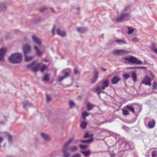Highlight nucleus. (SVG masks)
Wrapping results in <instances>:
<instances>
[{"mask_svg":"<svg viewBox=\"0 0 157 157\" xmlns=\"http://www.w3.org/2000/svg\"><path fill=\"white\" fill-rule=\"evenodd\" d=\"M155 122L154 120H152L148 122V125L149 127L150 128H152L155 127Z\"/></svg>","mask_w":157,"mask_h":157,"instance_id":"nucleus-21","label":"nucleus"},{"mask_svg":"<svg viewBox=\"0 0 157 157\" xmlns=\"http://www.w3.org/2000/svg\"><path fill=\"white\" fill-rule=\"evenodd\" d=\"M4 12V11L3 10V9L2 8H1L0 6V12Z\"/></svg>","mask_w":157,"mask_h":157,"instance_id":"nucleus-54","label":"nucleus"},{"mask_svg":"<svg viewBox=\"0 0 157 157\" xmlns=\"http://www.w3.org/2000/svg\"><path fill=\"white\" fill-rule=\"evenodd\" d=\"M110 155L111 156V157H113L115 155V154L113 151H112L110 153Z\"/></svg>","mask_w":157,"mask_h":157,"instance_id":"nucleus-51","label":"nucleus"},{"mask_svg":"<svg viewBox=\"0 0 157 157\" xmlns=\"http://www.w3.org/2000/svg\"><path fill=\"white\" fill-rule=\"evenodd\" d=\"M125 108L128 109L131 112L135 113V112L134 108L132 107V105H128L125 106Z\"/></svg>","mask_w":157,"mask_h":157,"instance_id":"nucleus-22","label":"nucleus"},{"mask_svg":"<svg viewBox=\"0 0 157 157\" xmlns=\"http://www.w3.org/2000/svg\"><path fill=\"white\" fill-rule=\"evenodd\" d=\"M57 34L62 37H65L66 36V33L65 31H61L59 29H58L56 30Z\"/></svg>","mask_w":157,"mask_h":157,"instance_id":"nucleus-15","label":"nucleus"},{"mask_svg":"<svg viewBox=\"0 0 157 157\" xmlns=\"http://www.w3.org/2000/svg\"><path fill=\"white\" fill-rule=\"evenodd\" d=\"M95 105L91 104L90 103H88L87 104V110L90 111L93 109L94 107L95 106Z\"/></svg>","mask_w":157,"mask_h":157,"instance_id":"nucleus-24","label":"nucleus"},{"mask_svg":"<svg viewBox=\"0 0 157 157\" xmlns=\"http://www.w3.org/2000/svg\"><path fill=\"white\" fill-rule=\"evenodd\" d=\"M116 43L119 44H127V43L124 40L118 39L116 40Z\"/></svg>","mask_w":157,"mask_h":157,"instance_id":"nucleus-23","label":"nucleus"},{"mask_svg":"<svg viewBox=\"0 0 157 157\" xmlns=\"http://www.w3.org/2000/svg\"><path fill=\"white\" fill-rule=\"evenodd\" d=\"M130 17L128 13H122L116 19V20L119 23L124 22L125 21H127Z\"/></svg>","mask_w":157,"mask_h":157,"instance_id":"nucleus-3","label":"nucleus"},{"mask_svg":"<svg viewBox=\"0 0 157 157\" xmlns=\"http://www.w3.org/2000/svg\"><path fill=\"white\" fill-rule=\"evenodd\" d=\"M74 140V138L72 137L69 139L67 142L65 143L63 146L64 147L67 148V147L71 144V142Z\"/></svg>","mask_w":157,"mask_h":157,"instance_id":"nucleus-20","label":"nucleus"},{"mask_svg":"<svg viewBox=\"0 0 157 157\" xmlns=\"http://www.w3.org/2000/svg\"><path fill=\"white\" fill-rule=\"evenodd\" d=\"M153 87L154 90H157V84L155 82L153 83Z\"/></svg>","mask_w":157,"mask_h":157,"instance_id":"nucleus-45","label":"nucleus"},{"mask_svg":"<svg viewBox=\"0 0 157 157\" xmlns=\"http://www.w3.org/2000/svg\"><path fill=\"white\" fill-rule=\"evenodd\" d=\"M55 29V25H54L53 28L52 29V33L53 35H55L54 31Z\"/></svg>","mask_w":157,"mask_h":157,"instance_id":"nucleus-47","label":"nucleus"},{"mask_svg":"<svg viewBox=\"0 0 157 157\" xmlns=\"http://www.w3.org/2000/svg\"><path fill=\"white\" fill-rule=\"evenodd\" d=\"M131 77L133 78V80L134 81V82H135L136 80V73H132V74Z\"/></svg>","mask_w":157,"mask_h":157,"instance_id":"nucleus-39","label":"nucleus"},{"mask_svg":"<svg viewBox=\"0 0 157 157\" xmlns=\"http://www.w3.org/2000/svg\"><path fill=\"white\" fill-rule=\"evenodd\" d=\"M79 8H77V10L78 11V10H79Z\"/></svg>","mask_w":157,"mask_h":157,"instance_id":"nucleus-58","label":"nucleus"},{"mask_svg":"<svg viewBox=\"0 0 157 157\" xmlns=\"http://www.w3.org/2000/svg\"><path fill=\"white\" fill-rule=\"evenodd\" d=\"M67 149L68 148L63 147L62 150L63 155L64 157H69L70 155V154L67 151Z\"/></svg>","mask_w":157,"mask_h":157,"instance_id":"nucleus-17","label":"nucleus"},{"mask_svg":"<svg viewBox=\"0 0 157 157\" xmlns=\"http://www.w3.org/2000/svg\"><path fill=\"white\" fill-rule=\"evenodd\" d=\"M82 153L84 155L85 157H87L90 155V151H82Z\"/></svg>","mask_w":157,"mask_h":157,"instance_id":"nucleus-31","label":"nucleus"},{"mask_svg":"<svg viewBox=\"0 0 157 157\" xmlns=\"http://www.w3.org/2000/svg\"><path fill=\"white\" fill-rule=\"evenodd\" d=\"M40 63L36 61L28 64L27 66L28 67H31L32 71L35 73L37 72L39 69Z\"/></svg>","mask_w":157,"mask_h":157,"instance_id":"nucleus-2","label":"nucleus"},{"mask_svg":"<svg viewBox=\"0 0 157 157\" xmlns=\"http://www.w3.org/2000/svg\"><path fill=\"white\" fill-rule=\"evenodd\" d=\"M25 59L26 61H29L32 59L33 57V56H27V55H25Z\"/></svg>","mask_w":157,"mask_h":157,"instance_id":"nucleus-26","label":"nucleus"},{"mask_svg":"<svg viewBox=\"0 0 157 157\" xmlns=\"http://www.w3.org/2000/svg\"><path fill=\"white\" fill-rule=\"evenodd\" d=\"M46 99L47 102L50 101L51 100V98L48 95H46Z\"/></svg>","mask_w":157,"mask_h":157,"instance_id":"nucleus-46","label":"nucleus"},{"mask_svg":"<svg viewBox=\"0 0 157 157\" xmlns=\"http://www.w3.org/2000/svg\"><path fill=\"white\" fill-rule=\"evenodd\" d=\"M101 68L102 70H103L104 71H105L106 70V69L102 67Z\"/></svg>","mask_w":157,"mask_h":157,"instance_id":"nucleus-55","label":"nucleus"},{"mask_svg":"<svg viewBox=\"0 0 157 157\" xmlns=\"http://www.w3.org/2000/svg\"><path fill=\"white\" fill-rule=\"evenodd\" d=\"M125 60L128 61L130 63H133L138 64H142V62L140 60L133 56H130L129 57H126L125 58Z\"/></svg>","mask_w":157,"mask_h":157,"instance_id":"nucleus-4","label":"nucleus"},{"mask_svg":"<svg viewBox=\"0 0 157 157\" xmlns=\"http://www.w3.org/2000/svg\"><path fill=\"white\" fill-rule=\"evenodd\" d=\"M34 48L35 50L36 51V53L37 54V55L38 56H40L42 54V52H41L39 49L36 46H34Z\"/></svg>","mask_w":157,"mask_h":157,"instance_id":"nucleus-28","label":"nucleus"},{"mask_svg":"<svg viewBox=\"0 0 157 157\" xmlns=\"http://www.w3.org/2000/svg\"><path fill=\"white\" fill-rule=\"evenodd\" d=\"M109 85V81L108 79L105 80L102 83V85L101 87L98 86L96 88L97 90H104L105 89V88L108 87Z\"/></svg>","mask_w":157,"mask_h":157,"instance_id":"nucleus-6","label":"nucleus"},{"mask_svg":"<svg viewBox=\"0 0 157 157\" xmlns=\"http://www.w3.org/2000/svg\"><path fill=\"white\" fill-rule=\"evenodd\" d=\"M49 75L48 74L46 75L44 78L42 79V81H48L49 80Z\"/></svg>","mask_w":157,"mask_h":157,"instance_id":"nucleus-32","label":"nucleus"},{"mask_svg":"<svg viewBox=\"0 0 157 157\" xmlns=\"http://www.w3.org/2000/svg\"><path fill=\"white\" fill-rule=\"evenodd\" d=\"M45 62H47L48 61V60H45Z\"/></svg>","mask_w":157,"mask_h":157,"instance_id":"nucleus-60","label":"nucleus"},{"mask_svg":"<svg viewBox=\"0 0 157 157\" xmlns=\"http://www.w3.org/2000/svg\"><path fill=\"white\" fill-rule=\"evenodd\" d=\"M23 50L24 55H27L31 52V47L29 45L25 44L23 47Z\"/></svg>","mask_w":157,"mask_h":157,"instance_id":"nucleus-7","label":"nucleus"},{"mask_svg":"<svg viewBox=\"0 0 157 157\" xmlns=\"http://www.w3.org/2000/svg\"><path fill=\"white\" fill-rule=\"evenodd\" d=\"M145 68V67H131V69H137V68ZM146 68V67H145Z\"/></svg>","mask_w":157,"mask_h":157,"instance_id":"nucleus-43","label":"nucleus"},{"mask_svg":"<svg viewBox=\"0 0 157 157\" xmlns=\"http://www.w3.org/2000/svg\"><path fill=\"white\" fill-rule=\"evenodd\" d=\"M100 92H98V95H99V94H100Z\"/></svg>","mask_w":157,"mask_h":157,"instance_id":"nucleus-59","label":"nucleus"},{"mask_svg":"<svg viewBox=\"0 0 157 157\" xmlns=\"http://www.w3.org/2000/svg\"><path fill=\"white\" fill-rule=\"evenodd\" d=\"M89 114L87 112L85 111L83 112L82 113V116L83 119L85 120L86 117H88L89 115Z\"/></svg>","mask_w":157,"mask_h":157,"instance_id":"nucleus-30","label":"nucleus"},{"mask_svg":"<svg viewBox=\"0 0 157 157\" xmlns=\"http://www.w3.org/2000/svg\"><path fill=\"white\" fill-rule=\"evenodd\" d=\"M87 125V123L86 121H82L80 125V127L82 129H84L86 128Z\"/></svg>","mask_w":157,"mask_h":157,"instance_id":"nucleus-27","label":"nucleus"},{"mask_svg":"<svg viewBox=\"0 0 157 157\" xmlns=\"http://www.w3.org/2000/svg\"><path fill=\"white\" fill-rule=\"evenodd\" d=\"M4 133L8 136V141L9 144H12L13 143V142L12 140V136L10 134L8 133L7 132H5Z\"/></svg>","mask_w":157,"mask_h":157,"instance_id":"nucleus-19","label":"nucleus"},{"mask_svg":"<svg viewBox=\"0 0 157 157\" xmlns=\"http://www.w3.org/2000/svg\"><path fill=\"white\" fill-rule=\"evenodd\" d=\"M113 53L115 55H120L119 50L114 51L113 52Z\"/></svg>","mask_w":157,"mask_h":157,"instance_id":"nucleus-38","label":"nucleus"},{"mask_svg":"<svg viewBox=\"0 0 157 157\" xmlns=\"http://www.w3.org/2000/svg\"><path fill=\"white\" fill-rule=\"evenodd\" d=\"M41 135L44 140L46 142H49L51 140L50 136L47 134L42 133Z\"/></svg>","mask_w":157,"mask_h":157,"instance_id":"nucleus-9","label":"nucleus"},{"mask_svg":"<svg viewBox=\"0 0 157 157\" xmlns=\"http://www.w3.org/2000/svg\"><path fill=\"white\" fill-rule=\"evenodd\" d=\"M47 68V65L45 64H44L41 67L40 69V71L41 72H43L45 70H46Z\"/></svg>","mask_w":157,"mask_h":157,"instance_id":"nucleus-34","label":"nucleus"},{"mask_svg":"<svg viewBox=\"0 0 157 157\" xmlns=\"http://www.w3.org/2000/svg\"><path fill=\"white\" fill-rule=\"evenodd\" d=\"M46 9V8H43L40 9V11L41 12H42L44 11Z\"/></svg>","mask_w":157,"mask_h":157,"instance_id":"nucleus-52","label":"nucleus"},{"mask_svg":"<svg viewBox=\"0 0 157 157\" xmlns=\"http://www.w3.org/2000/svg\"><path fill=\"white\" fill-rule=\"evenodd\" d=\"M51 10H52V11L54 12V13H55L54 11V10L53 9H52Z\"/></svg>","mask_w":157,"mask_h":157,"instance_id":"nucleus-57","label":"nucleus"},{"mask_svg":"<svg viewBox=\"0 0 157 157\" xmlns=\"http://www.w3.org/2000/svg\"><path fill=\"white\" fill-rule=\"evenodd\" d=\"M69 106L70 108H71L75 106V103L72 101H69Z\"/></svg>","mask_w":157,"mask_h":157,"instance_id":"nucleus-37","label":"nucleus"},{"mask_svg":"<svg viewBox=\"0 0 157 157\" xmlns=\"http://www.w3.org/2000/svg\"><path fill=\"white\" fill-rule=\"evenodd\" d=\"M90 136L89 135V134L87 132H86V133H85V135H84V138H86V137H90Z\"/></svg>","mask_w":157,"mask_h":157,"instance_id":"nucleus-48","label":"nucleus"},{"mask_svg":"<svg viewBox=\"0 0 157 157\" xmlns=\"http://www.w3.org/2000/svg\"><path fill=\"white\" fill-rule=\"evenodd\" d=\"M152 157H157V151H154L151 153Z\"/></svg>","mask_w":157,"mask_h":157,"instance_id":"nucleus-40","label":"nucleus"},{"mask_svg":"<svg viewBox=\"0 0 157 157\" xmlns=\"http://www.w3.org/2000/svg\"><path fill=\"white\" fill-rule=\"evenodd\" d=\"M128 33L129 34H131L134 31V30L133 29L130 27H128Z\"/></svg>","mask_w":157,"mask_h":157,"instance_id":"nucleus-36","label":"nucleus"},{"mask_svg":"<svg viewBox=\"0 0 157 157\" xmlns=\"http://www.w3.org/2000/svg\"><path fill=\"white\" fill-rule=\"evenodd\" d=\"M78 71L77 70L76 68H75L74 69V73L75 74H77L78 73Z\"/></svg>","mask_w":157,"mask_h":157,"instance_id":"nucleus-49","label":"nucleus"},{"mask_svg":"<svg viewBox=\"0 0 157 157\" xmlns=\"http://www.w3.org/2000/svg\"><path fill=\"white\" fill-rule=\"evenodd\" d=\"M77 31L81 33H83L87 31V28L85 27H78L77 29Z\"/></svg>","mask_w":157,"mask_h":157,"instance_id":"nucleus-18","label":"nucleus"},{"mask_svg":"<svg viewBox=\"0 0 157 157\" xmlns=\"http://www.w3.org/2000/svg\"><path fill=\"white\" fill-rule=\"evenodd\" d=\"M23 103L24 108L26 109L33 106L32 104L28 101H25Z\"/></svg>","mask_w":157,"mask_h":157,"instance_id":"nucleus-14","label":"nucleus"},{"mask_svg":"<svg viewBox=\"0 0 157 157\" xmlns=\"http://www.w3.org/2000/svg\"><path fill=\"white\" fill-rule=\"evenodd\" d=\"M22 59V56L18 53L13 54L9 58V62L12 63H20Z\"/></svg>","mask_w":157,"mask_h":157,"instance_id":"nucleus-1","label":"nucleus"},{"mask_svg":"<svg viewBox=\"0 0 157 157\" xmlns=\"http://www.w3.org/2000/svg\"><path fill=\"white\" fill-rule=\"evenodd\" d=\"M79 147H80V148L82 149H85L87 147V146L86 145H79Z\"/></svg>","mask_w":157,"mask_h":157,"instance_id":"nucleus-42","label":"nucleus"},{"mask_svg":"<svg viewBox=\"0 0 157 157\" xmlns=\"http://www.w3.org/2000/svg\"><path fill=\"white\" fill-rule=\"evenodd\" d=\"M120 55L123 56L128 54V52L127 51L124 50H119Z\"/></svg>","mask_w":157,"mask_h":157,"instance_id":"nucleus-29","label":"nucleus"},{"mask_svg":"<svg viewBox=\"0 0 157 157\" xmlns=\"http://www.w3.org/2000/svg\"><path fill=\"white\" fill-rule=\"evenodd\" d=\"M153 51L155 53H156L157 54V48L153 50Z\"/></svg>","mask_w":157,"mask_h":157,"instance_id":"nucleus-53","label":"nucleus"},{"mask_svg":"<svg viewBox=\"0 0 157 157\" xmlns=\"http://www.w3.org/2000/svg\"><path fill=\"white\" fill-rule=\"evenodd\" d=\"M132 41L133 42H138L139 39L137 37H134L131 39Z\"/></svg>","mask_w":157,"mask_h":157,"instance_id":"nucleus-41","label":"nucleus"},{"mask_svg":"<svg viewBox=\"0 0 157 157\" xmlns=\"http://www.w3.org/2000/svg\"><path fill=\"white\" fill-rule=\"evenodd\" d=\"M93 140L92 138H91L89 140H80V142L82 143H90Z\"/></svg>","mask_w":157,"mask_h":157,"instance_id":"nucleus-33","label":"nucleus"},{"mask_svg":"<svg viewBox=\"0 0 157 157\" xmlns=\"http://www.w3.org/2000/svg\"><path fill=\"white\" fill-rule=\"evenodd\" d=\"M9 4L7 3H2L0 4V6L3 9L4 11H6L7 8L9 6Z\"/></svg>","mask_w":157,"mask_h":157,"instance_id":"nucleus-16","label":"nucleus"},{"mask_svg":"<svg viewBox=\"0 0 157 157\" xmlns=\"http://www.w3.org/2000/svg\"><path fill=\"white\" fill-rule=\"evenodd\" d=\"M6 50L5 48L0 49V60L3 61L4 60V56L6 52Z\"/></svg>","mask_w":157,"mask_h":157,"instance_id":"nucleus-10","label":"nucleus"},{"mask_svg":"<svg viewBox=\"0 0 157 157\" xmlns=\"http://www.w3.org/2000/svg\"><path fill=\"white\" fill-rule=\"evenodd\" d=\"M32 39L34 41L38 44L40 45L41 44V40L35 35H33L32 36Z\"/></svg>","mask_w":157,"mask_h":157,"instance_id":"nucleus-13","label":"nucleus"},{"mask_svg":"<svg viewBox=\"0 0 157 157\" xmlns=\"http://www.w3.org/2000/svg\"><path fill=\"white\" fill-rule=\"evenodd\" d=\"M123 111V114L125 115H127L129 114V113L128 110L124 109H122Z\"/></svg>","mask_w":157,"mask_h":157,"instance_id":"nucleus-35","label":"nucleus"},{"mask_svg":"<svg viewBox=\"0 0 157 157\" xmlns=\"http://www.w3.org/2000/svg\"><path fill=\"white\" fill-rule=\"evenodd\" d=\"M72 157H81V156L79 154L77 153L73 155Z\"/></svg>","mask_w":157,"mask_h":157,"instance_id":"nucleus-50","label":"nucleus"},{"mask_svg":"<svg viewBox=\"0 0 157 157\" xmlns=\"http://www.w3.org/2000/svg\"><path fill=\"white\" fill-rule=\"evenodd\" d=\"M78 141H79V140H76L75 141V143H77L78 142Z\"/></svg>","mask_w":157,"mask_h":157,"instance_id":"nucleus-56","label":"nucleus"},{"mask_svg":"<svg viewBox=\"0 0 157 157\" xmlns=\"http://www.w3.org/2000/svg\"><path fill=\"white\" fill-rule=\"evenodd\" d=\"M123 76L126 79H128V78L130 77L129 75V74H124L123 75Z\"/></svg>","mask_w":157,"mask_h":157,"instance_id":"nucleus-44","label":"nucleus"},{"mask_svg":"<svg viewBox=\"0 0 157 157\" xmlns=\"http://www.w3.org/2000/svg\"><path fill=\"white\" fill-rule=\"evenodd\" d=\"M66 71H63L64 72V75L63 77H59L58 80L59 82L62 81L63 79L68 77L71 73V70L68 68L65 70Z\"/></svg>","mask_w":157,"mask_h":157,"instance_id":"nucleus-5","label":"nucleus"},{"mask_svg":"<svg viewBox=\"0 0 157 157\" xmlns=\"http://www.w3.org/2000/svg\"><path fill=\"white\" fill-rule=\"evenodd\" d=\"M69 149L71 152H75L78 150V148L76 146H74L70 147Z\"/></svg>","mask_w":157,"mask_h":157,"instance_id":"nucleus-25","label":"nucleus"},{"mask_svg":"<svg viewBox=\"0 0 157 157\" xmlns=\"http://www.w3.org/2000/svg\"><path fill=\"white\" fill-rule=\"evenodd\" d=\"M94 78L91 80V83L94 84L98 78V72L96 70L94 71Z\"/></svg>","mask_w":157,"mask_h":157,"instance_id":"nucleus-12","label":"nucleus"},{"mask_svg":"<svg viewBox=\"0 0 157 157\" xmlns=\"http://www.w3.org/2000/svg\"><path fill=\"white\" fill-rule=\"evenodd\" d=\"M121 79L117 76H115L111 79V83L112 84H116L120 81Z\"/></svg>","mask_w":157,"mask_h":157,"instance_id":"nucleus-11","label":"nucleus"},{"mask_svg":"<svg viewBox=\"0 0 157 157\" xmlns=\"http://www.w3.org/2000/svg\"><path fill=\"white\" fill-rule=\"evenodd\" d=\"M151 78L147 76L144 78L142 82V83L143 84H145L146 85L151 86Z\"/></svg>","mask_w":157,"mask_h":157,"instance_id":"nucleus-8","label":"nucleus"}]
</instances>
